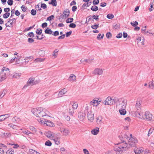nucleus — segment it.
Here are the masks:
<instances>
[{"label": "nucleus", "mask_w": 154, "mask_h": 154, "mask_svg": "<svg viewBox=\"0 0 154 154\" xmlns=\"http://www.w3.org/2000/svg\"><path fill=\"white\" fill-rule=\"evenodd\" d=\"M31 112L35 116L40 118L37 120L41 124H45L46 126L50 127L54 126V124L51 121L42 118V117L46 116L48 112L45 109L41 107L34 108L32 110Z\"/></svg>", "instance_id": "1"}, {"label": "nucleus", "mask_w": 154, "mask_h": 154, "mask_svg": "<svg viewBox=\"0 0 154 154\" xmlns=\"http://www.w3.org/2000/svg\"><path fill=\"white\" fill-rule=\"evenodd\" d=\"M137 143V140L136 138L130 137L128 140V143L123 142L117 144L115 147L114 150L119 152L122 151L126 150L130 146H134Z\"/></svg>", "instance_id": "2"}, {"label": "nucleus", "mask_w": 154, "mask_h": 154, "mask_svg": "<svg viewBox=\"0 0 154 154\" xmlns=\"http://www.w3.org/2000/svg\"><path fill=\"white\" fill-rule=\"evenodd\" d=\"M9 69L5 67H3L1 72L0 75V82L4 80L10 75Z\"/></svg>", "instance_id": "3"}, {"label": "nucleus", "mask_w": 154, "mask_h": 154, "mask_svg": "<svg viewBox=\"0 0 154 154\" xmlns=\"http://www.w3.org/2000/svg\"><path fill=\"white\" fill-rule=\"evenodd\" d=\"M58 130L63 135L65 136H68L70 133L69 129L65 127H60L58 128Z\"/></svg>", "instance_id": "4"}, {"label": "nucleus", "mask_w": 154, "mask_h": 154, "mask_svg": "<svg viewBox=\"0 0 154 154\" xmlns=\"http://www.w3.org/2000/svg\"><path fill=\"white\" fill-rule=\"evenodd\" d=\"M133 113L134 114L135 116L139 118L144 119V114L145 113H143L140 112V111H133Z\"/></svg>", "instance_id": "5"}, {"label": "nucleus", "mask_w": 154, "mask_h": 154, "mask_svg": "<svg viewBox=\"0 0 154 154\" xmlns=\"http://www.w3.org/2000/svg\"><path fill=\"white\" fill-rule=\"evenodd\" d=\"M142 101H141L137 100L136 101L135 106L133 109V111H140Z\"/></svg>", "instance_id": "6"}, {"label": "nucleus", "mask_w": 154, "mask_h": 154, "mask_svg": "<svg viewBox=\"0 0 154 154\" xmlns=\"http://www.w3.org/2000/svg\"><path fill=\"white\" fill-rule=\"evenodd\" d=\"M144 119H146L147 121H150L152 120V116L149 112L146 111L144 114Z\"/></svg>", "instance_id": "7"}, {"label": "nucleus", "mask_w": 154, "mask_h": 154, "mask_svg": "<svg viewBox=\"0 0 154 154\" xmlns=\"http://www.w3.org/2000/svg\"><path fill=\"white\" fill-rule=\"evenodd\" d=\"M35 80V78L34 77H30L27 82V84L25 85L23 87V88H25L28 86L30 85L32 86L33 85V84L34 83V81Z\"/></svg>", "instance_id": "8"}, {"label": "nucleus", "mask_w": 154, "mask_h": 154, "mask_svg": "<svg viewBox=\"0 0 154 154\" xmlns=\"http://www.w3.org/2000/svg\"><path fill=\"white\" fill-rule=\"evenodd\" d=\"M104 69H102L100 68H97L95 69L93 71V74L95 75H100L103 74Z\"/></svg>", "instance_id": "9"}, {"label": "nucleus", "mask_w": 154, "mask_h": 154, "mask_svg": "<svg viewBox=\"0 0 154 154\" xmlns=\"http://www.w3.org/2000/svg\"><path fill=\"white\" fill-rule=\"evenodd\" d=\"M69 15V11L68 9H65L63 12V14L60 16L62 19L68 17Z\"/></svg>", "instance_id": "10"}, {"label": "nucleus", "mask_w": 154, "mask_h": 154, "mask_svg": "<svg viewBox=\"0 0 154 154\" xmlns=\"http://www.w3.org/2000/svg\"><path fill=\"white\" fill-rule=\"evenodd\" d=\"M105 105H113L112 97H108L103 102Z\"/></svg>", "instance_id": "11"}, {"label": "nucleus", "mask_w": 154, "mask_h": 154, "mask_svg": "<svg viewBox=\"0 0 154 154\" xmlns=\"http://www.w3.org/2000/svg\"><path fill=\"white\" fill-rule=\"evenodd\" d=\"M45 135L48 137L52 138L54 135L56 134L51 131H48L45 132Z\"/></svg>", "instance_id": "12"}, {"label": "nucleus", "mask_w": 154, "mask_h": 154, "mask_svg": "<svg viewBox=\"0 0 154 154\" xmlns=\"http://www.w3.org/2000/svg\"><path fill=\"white\" fill-rule=\"evenodd\" d=\"M137 44H139L142 45H144V39L143 37H139L137 38Z\"/></svg>", "instance_id": "13"}, {"label": "nucleus", "mask_w": 154, "mask_h": 154, "mask_svg": "<svg viewBox=\"0 0 154 154\" xmlns=\"http://www.w3.org/2000/svg\"><path fill=\"white\" fill-rule=\"evenodd\" d=\"M52 139L54 140L56 144L58 145L60 144V138L59 137H56V135H54Z\"/></svg>", "instance_id": "14"}, {"label": "nucleus", "mask_w": 154, "mask_h": 154, "mask_svg": "<svg viewBox=\"0 0 154 154\" xmlns=\"http://www.w3.org/2000/svg\"><path fill=\"white\" fill-rule=\"evenodd\" d=\"M87 117L89 120L92 122L94 119V115L91 112H88Z\"/></svg>", "instance_id": "15"}, {"label": "nucleus", "mask_w": 154, "mask_h": 154, "mask_svg": "<svg viewBox=\"0 0 154 154\" xmlns=\"http://www.w3.org/2000/svg\"><path fill=\"white\" fill-rule=\"evenodd\" d=\"M99 132V128H98L96 127L93 129L91 131V133L94 135H97Z\"/></svg>", "instance_id": "16"}, {"label": "nucleus", "mask_w": 154, "mask_h": 154, "mask_svg": "<svg viewBox=\"0 0 154 154\" xmlns=\"http://www.w3.org/2000/svg\"><path fill=\"white\" fill-rule=\"evenodd\" d=\"M66 92L67 91L66 89L64 88V89H62L59 92L58 95V97H62L63 95L66 94Z\"/></svg>", "instance_id": "17"}, {"label": "nucleus", "mask_w": 154, "mask_h": 154, "mask_svg": "<svg viewBox=\"0 0 154 154\" xmlns=\"http://www.w3.org/2000/svg\"><path fill=\"white\" fill-rule=\"evenodd\" d=\"M78 115L80 120L82 121L84 119L86 115L85 113H83V112H82L79 113Z\"/></svg>", "instance_id": "18"}, {"label": "nucleus", "mask_w": 154, "mask_h": 154, "mask_svg": "<svg viewBox=\"0 0 154 154\" xmlns=\"http://www.w3.org/2000/svg\"><path fill=\"white\" fill-rule=\"evenodd\" d=\"M6 148V145L1 144H0V154H3L4 152V149Z\"/></svg>", "instance_id": "19"}, {"label": "nucleus", "mask_w": 154, "mask_h": 154, "mask_svg": "<svg viewBox=\"0 0 154 154\" xmlns=\"http://www.w3.org/2000/svg\"><path fill=\"white\" fill-rule=\"evenodd\" d=\"M76 77L74 74H71L68 78V80L70 82L75 81Z\"/></svg>", "instance_id": "20"}, {"label": "nucleus", "mask_w": 154, "mask_h": 154, "mask_svg": "<svg viewBox=\"0 0 154 154\" xmlns=\"http://www.w3.org/2000/svg\"><path fill=\"white\" fill-rule=\"evenodd\" d=\"M143 150L140 148H135L134 149V152H135V154H140V152H142Z\"/></svg>", "instance_id": "21"}, {"label": "nucleus", "mask_w": 154, "mask_h": 154, "mask_svg": "<svg viewBox=\"0 0 154 154\" xmlns=\"http://www.w3.org/2000/svg\"><path fill=\"white\" fill-rule=\"evenodd\" d=\"M16 22V19L15 18H13L12 19H8V23H10V25L12 26V25L15 23Z\"/></svg>", "instance_id": "22"}, {"label": "nucleus", "mask_w": 154, "mask_h": 154, "mask_svg": "<svg viewBox=\"0 0 154 154\" xmlns=\"http://www.w3.org/2000/svg\"><path fill=\"white\" fill-rule=\"evenodd\" d=\"M71 104L72 106V108L74 109H76L78 106V104L76 102L72 101L71 102Z\"/></svg>", "instance_id": "23"}, {"label": "nucleus", "mask_w": 154, "mask_h": 154, "mask_svg": "<svg viewBox=\"0 0 154 154\" xmlns=\"http://www.w3.org/2000/svg\"><path fill=\"white\" fill-rule=\"evenodd\" d=\"M97 99V98H94L91 101L90 103V105L96 106H98L97 105V103L96 102V99Z\"/></svg>", "instance_id": "24"}, {"label": "nucleus", "mask_w": 154, "mask_h": 154, "mask_svg": "<svg viewBox=\"0 0 154 154\" xmlns=\"http://www.w3.org/2000/svg\"><path fill=\"white\" fill-rule=\"evenodd\" d=\"M149 88L152 89H154V80H152L149 82Z\"/></svg>", "instance_id": "25"}, {"label": "nucleus", "mask_w": 154, "mask_h": 154, "mask_svg": "<svg viewBox=\"0 0 154 154\" xmlns=\"http://www.w3.org/2000/svg\"><path fill=\"white\" fill-rule=\"evenodd\" d=\"M45 58H37L34 60L33 62L36 63L39 62H42L44 61Z\"/></svg>", "instance_id": "26"}, {"label": "nucleus", "mask_w": 154, "mask_h": 154, "mask_svg": "<svg viewBox=\"0 0 154 154\" xmlns=\"http://www.w3.org/2000/svg\"><path fill=\"white\" fill-rule=\"evenodd\" d=\"M49 4L52 5L54 6H56L57 5V1L56 0H51L49 2Z\"/></svg>", "instance_id": "27"}, {"label": "nucleus", "mask_w": 154, "mask_h": 154, "mask_svg": "<svg viewBox=\"0 0 154 154\" xmlns=\"http://www.w3.org/2000/svg\"><path fill=\"white\" fill-rule=\"evenodd\" d=\"M29 154H40L39 152L32 149H30L29 150Z\"/></svg>", "instance_id": "28"}, {"label": "nucleus", "mask_w": 154, "mask_h": 154, "mask_svg": "<svg viewBox=\"0 0 154 154\" xmlns=\"http://www.w3.org/2000/svg\"><path fill=\"white\" fill-rule=\"evenodd\" d=\"M83 109L82 111L83 112V113H85V115L87 113H88L89 107L87 106H86Z\"/></svg>", "instance_id": "29"}, {"label": "nucleus", "mask_w": 154, "mask_h": 154, "mask_svg": "<svg viewBox=\"0 0 154 154\" xmlns=\"http://www.w3.org/2000/svg\"><path fill=\"white\" fill-rule=\"evenodd\" d=\"M102 118L101 116H99L96 118L97 122L98 124H100L101 122V121Z\"/></svg>", "instance_id": "30"}, {"label": "nucleus", "mask_w": 154, "mask_h": 154, "mask_svg": "<svg viewBox=\"0 0 154 154\" xmlns=\"http://www.w3.org/2000/svg\"><path fill=\"white\" fill-rule=\"evenodd\" d=\"M45 33L48 34H52L53 32L51 30V29H49V28L48 27L45 30Z\"/></svg>", "instance_id": "31"}, {"label": "nucleus", "mask_w": 154, "mask_h": 154, "mask_svg": "<svg viewBox=\"0 0 154 154\" xmlns=\"http://www.w3.org/2000/svg\"><path fill=\"white\" fill-rule=\"evenodd\" d=\"M8 125L9 127L14 129H17V126L15 125H13L12 123H9L8 124Z\"/></svg>", "instance_id": "32"}, {"label": "nucleus", "mask_w": 154, "mask_h": 154, "mask_svg": "<svg viewBox=\"0 0 154 154\" xmlns=\"http://www.w3.org/2000/svg\"><path fill=\"white\" fill-rule=\"evenodd\" d=\"M112 102H113V105L115 104L116 103H117L119 101V99L117 98L112 97Z\"/></svg>", "instance_id": "33"}, {"label": "nucleus", "mask_w": 154, "mask_h": 154, "mask_svg": "<svg viewBox=\"0 0 154 154\" xmlns=\"http://www.w3.org/2000/svg\"><path fill=\"white\" fill-rule=\"evenodd\" d=\"M7 91L5 90H4L2 92H0V98H2L5 94Z\"/></svg>", "instance_id": "34"}, {"label": "nucleus", "mask_w": 154, "mask_h": 154, "mask_svg": "<svg viewBox=\"0 0 154 154\" xmlns=\"http://www.w3.org/2000/svg\"><path fill=\"white\" fill-rule=\"evenodd\" d=\"M74 109L72 108H70L69 110V114L71 116H73L74 112Z\"/></svg>", "instance_id": "35"}, {"label": "nucleus", "mask_w": 154, "mask_h": 154, "mask_svg": "<svg viewBox=\"0 0 154 154\" xmlns=\"http://www.w3.org/2000/svg\"><path fill=\"white\" fill-rule=\"evenodd\" d=\"M20 75L21 74L20 73H14L12 77L16 78H19Z\"/></svg>", "instance_id": "36"}, {"label": "nucleus", "mask_w": 154, "mask_h": 154, "mask_svg": "<svg viewBox=\"0 0 154 154\" xmlns=\"http://www.w3.org/2000/svg\"><path fill=\"white\" fill-rule=\"evenodd\" d=\"M119 112L120 114L122 115H125L126 113L125 110L124 109H120L119 110Z\"/></svg>", "instance_id": "37"}, {"label": "nucleus", "mask_w": 154, "mask_h": 154, "mask_svg": "<svg viewBox=\"0 0 154 154\" xmlns=\"http://www.w3.org/2000/svg\"><path fill=\"white\" fill-rule=\"evenodd\" d=\"M14 151L12 149H10L6 152V154H14Z\"/></svg>", "instance_id": "38"}, {"label": "nucleus", "mask_w": 154, "mask_h": 154, "mask_svg": "<svg viewBox=\"0 0 154 154\" xmlns=\"http://www.w3.org/2000/svg\"><path fill=\"white\" fill-rule=\"evenodd\" d=\"M154 128L152 127L151 128L149 131L148 133L147 134L148 136H149L150 134H152L154 131Z\"/></svg>", "instance_id": "39"}, {"label": "nucleus", "mask_w": 154, "mask_h": 154, "mask_svg": "<svg viewBox=\"0 0 154 154\" xmlns=\"http://www.w3.org/2000/svg\"><path fill=\"white\" fill-rule=\"evenodd\" d=\"M91 10L93 11H96L98 9V7L96 6H92L91 8Z\"/></svg>", "instance_id": "40"}, {"label": "nucleus", "mask_w": 154, "mask_h": 154, "mask_svg": "<svg viewBox=\"0 0 154 154\" xmlns=\"http://www.w3.org/2000/svg\"><path fill=\"white\" fill-rule=\"evenodd\" d=\"M13 122H19L20 121V119L19 118L17 117H14L13 118Z\"/></svg>", "instance_id": "41"}, {"label": "nucleus", "mask_w": 154, "mask_h": 154, "mask_svg": "<svg viewBox=\"0 0 154 154\" xmlns=\"http://www.w3.org/2000/svg\"><path fill=\"white\" fill-rule=\"evenodd\" d=\"M39 55L40 56H43L45 54V51L44 50H40L38 52Z\"/></svg>", "instance_id": "42"}, {"label": "nucleus", "mask_w": 154, "mask_h": 154, "mask_svg": "<svg viewBox=\"0 0 154 154\" xmlns=\"http://www.w3.org/2000/svg\"><path fill=\"white\" fill-rule=\"evenodd\" d=\"M130 24L132 26L135 27L138 25V23L137 21H135L131 22Z\"/></svg>", "instance_id": "43"}, {"label": "nucleus", "mask_w": 154, "mask_h": 154, "mask_svg": "<svg viewBox=\"0 0 154 154\" xmlns=\"http://www.w3.org/2000/svg\"><path fill=\"white\" fill-rule=\"evenodd\" d=\"M45 146H51L52 143L50 140H48L45 142Z\"/></svg>", "instance_id": "44"}, {"label": "nucleus", "mask_w": 154, "mask_h": 154, "mask_svg": "<svg viewBox=\"0 0 154 154\" xmlns=\"http://www.w3.org/2000/svg\"><path fill=\"white\" fill-rule=\"evenodd\" d=\"M73 18L71 17L69 18L66 20V22L67 23H71L73 22Z\"/></svg>", "instance_id": "45"}, {"label": "nucleus", "mask_w": 154, "mask_h": 154, "mask_svg": "<svg viewBox=\"0 0 154 154\" xmlns=\"http://www.w3.org/2000/svg\"><path fill=\"white\" fill-rule=\"evenodd\" d=\"M23 132L25 134L29 135V134H32V133L30 132L28 130H25L23 131Z\"/></svg>", "instance_id": "46"}, {"label": "nucleus", "mask_w": 154, "mask_h": 154, "mask_svg": "<svg viewBox=\"0 0 154 154\" xmlns=\"http://www.w3.org/2000/svg\"><path fill=\"white\" fill-rule=\"evenodd\" d=\"M42 30L41 29H38L36 30V33L38 35H41L42 32Z\"/></svg>", "instance_id": "47"}, {"label": "nucleus", "mask_w": 154, "mask_h": 154, "mask_svg": "<svg viewBox=\"0 0 154 154\" xmlns=\"http://www.w3.org/2000/svg\"><path fill=\"white\" fill-rule=\"evenodd\" d=\"M99 15H92V18L94 19L95 20L97 21H98L99 20V18H98Z\"/></svg>", "instance_id": "48"}, {"label": "nucleus", "mask_w": 154, "mask_h": 154, "mask_svg": "<svg viewBox=\"0 0 154 154\" xmlns=\"http://www.w3.org/2000/svg\"><path fill=\"white\" fill-rule=\"evenodd\" d=\"M99 24L98 23L97 24L91 26V27L93 29H97L99 27Z\"/></svg>", "instance_id": "49"}, {"label": "nucleus", "mask_w": 154, "mask_h": 154, "mask_svg": "<svg viewBox=\"0 0 154 154\" xmlns=\"http://www.w3.org/2000/svg\"><path fill=\"white\" fill-rule=\"evenodd\" d=\"M10 13H5V14H4L3 15V17L4 18H5V19H6V18H7L10 15Z\"/></svg>", "instance_id": "50"}, {"label": "nucleus", "mask_w": 154, "mask_h": 154, "mask_svg": "<svg viewBox=\"0 0 154 154\" xmlns=\"http://www.w3.org/2000/svg\"><path fill=\"white\" fill-rule=\"evenodd\" d=\"M113 27L115 29H117L119 27V25L118 24L114 23L113 25Z\"/></svg>", "instance_id": "51"}, {"label": "nucleus", "mask_w": 154, "mask_h": 154, "mask_svg": "<svg viewBox=\"0 0 154 154\" xmlns=\"http://www.w3.org/2000/svg\"><path fill=\"white\" fill-rule=\"evenodd\" d=\"M54 18V16L53 15H51V16L48 17L47 20L50 21L52 20H53Z\"/></svg>", "instance_id": "52"}, {"label": "nucleus", "mask_w": 154, "mask_h": 154, "mask_svg": "<svg viewBox=\"0 0 154 154\" xmlns=\"http://www.w3.org/2000/svg\"><path fill=\"white\" fill-rule=\"evenodd\" d=\"M114 17L113 15L112 14H109L107 16V17L109 19H111Z\"/></svg>", "instance_id": "53"}, {"label": "nucleus", "mask_w": 154, "mask_h": 154, "mask_svg": "<svg viewBox=\"0 0 154 154\" xmlns=\"http://www.w3.org/2000/svg\"><path fill=\"white\" fill-rule=\"evenodd\" d=\"M41 8H42L44 9H45L47 8V6L45 4L42 3L41 5Z\"/></svg>", "instance_id": "54"}, {"label": "nucleus", "mask_w": 154, "mask_h": 154, "mask_svg": "<svg viewBox=\"0 0 154 154\" xmlns=\"http://www.w3.org/2000/svg\"><path fill=\"white\" fill-rule=\"evenodd\" d=\"M34 26V25L33 26H30L29 27L26 28L24 30V32H26L27 31H28L30 30L31 29L33 28Z\"/></svg>", "instance_id": "55"}, {"label": "nucleus", "mask_w": 154, "mask_h": 154, "mask_svg": "<svg viewBox=\"0 0 154 154\" xmlns=\"http://www.w3.org/2000/svg\"><path fill=\"white\" fill-rule=\"evenodd\" d=\"M31 14L33 15H35L36 14V11L35 10L33 9L31 11Z\"/></svg>", "instance_id": "56"}, {"label": "nucleus", "mask_w": 154, "mask_h": 154, "mask_svg": "<svg viewBox=\"0 0 154 154\" xmlns=\"http://www.w3.org/2000/svg\"><path fill=\"white\" fill-rule=\"evenodd\" d=\"M103 36L104 35L103 34H102V35H101V34H99L97 35V38L98 39H99L100 38H103Z\"/></svg>", "instance_id": "57"}, {"label": "nucleus", "mask_w": 154, "mask_h": 154, "mask_svg": "<svg viewBox=\"0 0 154 154\" xmlns=\"http://www.w3.org/2000/svg\"><path fill=\"white\" fill-rule=\"evenodd\" d=\"M106 36L107 38H109L111 37L112 34L110 32H108L106 34Z\"/></svg>", "instance_id": "58"}, {"label": "nucleus", "mask_w": 154, "mask_h": 154, "mask_svg": "<svg viewBox=\"0 0 154 154\" xmlns=\"http://www.w3.org/2000/svg\"><path fill=\"white\" fill-rule=\"evenodd\" d=\"M59 35V32L58 31H56L52 32V35L54 36H57Z\"/></svg>", "instance_id": "59"}, {"label": "nucleus", "mask_w": 154, "mask_h": 154, "mask_svg": "<svg viewBox=\"0 0 154 154\" xmlns=\"http://www.w3.org/2000/svg\"><path fill=\"white\" fill-rule=\"evenodd\" d=\"M40 82V80H34V83L33 84V85H36L38 83H39Z\"/></svg>", "instance_id": "60"}, {"label": "nucleus", "mask_w": 154, "mask_h": 154, "mask_svg": "<svg viewBox=\"0 0 154 154\" xmlns=\"http://www.w3.org/2000/svg\"><path fill=\"white\" fill-rule=\"evenodd\" d=\"M12 145L13 146V147L14 148L17 149L19 147V145H18L17 144H12Z\"/></svg>", "instance_id": "61"}, {"label": "nucleus", "mask_w": 154, "mask_h": 154, "mask_svg": "<svg viewBox=\"0 0 154 154\" xmlns=\"http://www.w3.org/2000/svg\"><path fill=\"white\" fill-rule=\"evenodd\" d=\"M10 114H6L5 115H3V116H4V117L5 118V120L9 117L10 116Z\"/></svg>", "instance_id": "62"}, {"label": "nucleus", "mask_w": 154, "mask_h": 154, "mask_svg": "<svg viewBox=\"0 0 154 154\" xmlns=\"http://www.w3.org/2000/svg\"><path fill=\"white\" fill-rule=\"evenodd\" d=\"M29 61V58H28V57H25L24 59V62L25 63V64L27 63Z\"/></svg>", "instance_id": "63"}, {"label": "nucleus", "mask_w": 154, "mask_h": 154, "mask_svg": "<svg viewBox=\"0 0 154 154\" xmlns=\"http://www.w3.org/2000/svg\"><path fill=\"white\" fill-rule=\"evenodd\" d=\"M76 26V25L73 23H71L69 25V27L72 28H75V27Z\"/></svg>", "instance_id": "64"}]
</instances>
